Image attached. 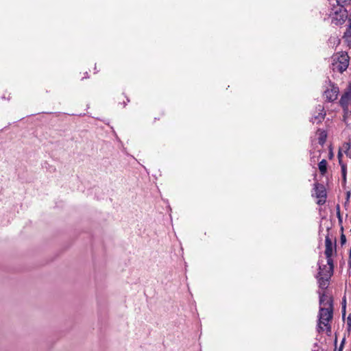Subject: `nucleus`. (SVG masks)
<instances>
[{"mask_svg":"<svg viewBox=\"0 0 351 351\" xmlns=\"http://www.w3.org/2000/svg\"><path fill=\"white\" fill-rule=\"evenodd\" d=\"M341 156H342L341 153L339 152V154H338V158H339V165H340L341 168L342 178H343V181L346 182V173H347V167H346V165L342 162Z\"/></svg>","mask_w":351,"mask_h":351,"instance_id":"9b49d317","label":"nucleus"},{"mask_svg":"<svg viewBox=\"0 0 351 351\" xmlns=\"http://www.w3.org/2000/svg\"><path fill=\"white\" fill-rule=\"evenodd\" d=\"M313 351H318V350H315V349H313Z\"/></svg>","mask_w":351,"mask_h":351,"instance_id":"bb28decb","label":"nucleus"},{"mask_svg":"<svg viewBox=\"0 0 351 351\" xmlns=\"http://www.w3.org/2000/svg\"><path fill=\"white\" fill-rule=\"evenodd\" d=\"M339 102L343 110L348 111L351 105V91L346 92L341 96Z\"/></svg>","mask_w":351,"mask_h":351,"instance_id":"1a4fd4ad","label":"nucleus"},{"mask_svg":"<svg viewBox=\"0 0 351 351\" xmlns=\"http://www.w3.org/2000/svg\"><path fill=\"white\" fill-rule=\"evenodd\" d=\"M348 330L350 331L351 329V314H349L347 320Z\"/></svg>","mask_w":351,"mask_h":351,"instance_id":"dca6fc26","label":"nucleus"},{"mask_svg":"<svg viewBox=\"0 0 351 351\" xmlns=\"http://www.w3.org/2000/svg\"><path fill=\"white\" fill-rule=\"evenodd\" d=\"M318 168L322 175H324L327 171V161L325 159L322 160L318 164Z\"/></svg>","mask_w":351,"mask_h":351,"instance_id":"ddd939ff","label":"nucleus"},{"mask_svg":"<svg viewBox=\"0 0 351 351\" xmlns=\"http://www.w3.org/2000/svg\"><path fill=\"white\" fill-rule=\"evenodd\" d=\"M336 1L339 5H340L341 7H343L344 5L348 3L350 0H336Z\"/></svg>","mask_w":351,"mask_h":351,"instance_id":"2eb2a0df","label":"nucleus"},{"mask_svg":"<svg viewBox=\"0 0 351 351\" xmlns=\"http://www.w3.org/2000/svg\"><path fill=\"white\" fill-rule=\"evenodd\" d=\"M345 341H346V339H345V338H343V340L341 341V343L339 351H341L342 350L343 346V343H344Z\"/></svg>","mask_w":351,"mask_h":351,"instance_id":"6ab92c4d","label":"nucleus"},{"mask_svg":"<svg viewBox=\"0 0 351 351\" xmlns=\"http://www.w3.org/2000/svg\"><path fill=\"white\" fill-rule=\"evenodd\" d=\"M348 265L349 268H351V247L350 250L349 259H348Z\"/></svg>","mask_w":351,"mask_h":351,"instance_id":"a211bd4d","label":"nucleus"},{"mask_svg":"<svg viewBox=\"0 0 351 351\" xmlns=\"http://www.w3.org/2000/svg\"><path fill=\"white\" fill-rule=\"evenodd\" d=\"M350 195H351V193H350V191H348V192L346 193V199H347V201H349L350 197Z\"/></svg>","mask_w":351,"mask_h":351,"instance_id":"4be33fe9","label":"nucleus"},{"mask_svg":"<svg viewBox=\"0 0 351 351\" xmlns=\"http://www.w3.org/2000/svg\"><path fill=\"white\" fill-rule=\"evenodd\" d=\"M349 25L343 35V38L349 46H351V15L348 18Z\"/></svg>","mask_w":351,"mask_h":351,"instance_id":"9d476101","label":"nucleus"},{"mask_svg":"<svg viewBox=\"0 0 351 351\" xmlns=\"http://www.w3.org/2000/svg\"><path fill=\"white\" fill-rule=\"evenodd\" d=\"M317 134H318V142L321 145H323L326 141L327 133L325 130L318 129L317 131Z\"/></svg>","mask_w":351,"mask_h":351,"instance_id":"f8f14e48","label":"nucleus"},{"mask_svg":"<svg viewBox=\"0 0 351 351\" xmlns=\"http://www.w3.org/2000/svg\"><path fill=\"white\" fill-rule=\"evenodd\" d=\"M350 16L348 15L347 10L343 8V7H341L338 11H336L334 15L332 17V22L336 25H340L343 24L346 19H348Z\"/></svg>","mask_w":351,"mask_h":351,"instance_id":"20e7f679","label":"nucleus"},{"mask_svg":"<svg viewBox=\"0 0 351 351\" xmlns=\"http://www.w3.org/2000/svg\"><path fill=\"white\" fill-rule=\"evenodd\" d=\"M325 247L324 254L327 259V263H331L333 261L332 256L334 250L335 251V245L334 246L332 241L328 236H326L325 239Z\"/></svg>","mask_w":351,"mask_h":351,"instance_id":"0eeeda50","label":"nucleus"},{"mask_svg":"<svg viewBox=\"0 0 351 351\" xmlns=\"http://www.w3.org/2000/svg\"><path fill=\"white\" fill-rule=\"evenodd\" d=\"M342 314L343 316H345L346 315V305L342 306Z\"/></svg>","mask_w":351,"mask_h":351,"instance_id":"5701e85b","label":"nucleus"},{"mask_svg":"<svg viewBox=\"0 0 351 351\" xmlns=\"http://www.w3.org/2000/svg\"><path fill=\"white\" fill-rule=\"evenodd\" d=\"M326 111L324 110V107L322 105H317L315 107V111L312 117L311 118L310 121L313 123H320L325 119L326 117Z\"/></svg>","mask_w":351,"mask_h":351,"instance_id":"39448f33","label":"nucleus"},{"mask_svg":"<svg viewBox=\"0 0 351 351\" xmlns=\"http://www.w3.org/2000/svg\"><path fill=\"white\" fill-rule=\"evenodd\" d=\"M342 304L346 305V298H343Z\"/></svg>","mask_w":351,"mask_h":351,"instance_id":"393cba45","label":"nucleus"},{"mask_svg":"<svg viewBox=\"0 0 351 351\" xmlns=\"http://www.w3.org/2000/svg\"><path fill=\"white\" fill-rule=\"evenodd\" d=\"M318 294L319 296V310L317 330L319 333L323 332L324 330L323 325L326 327V332H330V322L333 316V300L331 296L326 295L324 291H318Z\"/></svg>","mask_w":351,"mask_h":351,"instance_id":"f257e3e1","label":"nucleus"},{"mask_svg":"<svg viewBox=\"0 0 351 351\" xmlns=\"http://www.w3.org/2000/svg\"><path fill=\"white\" fill-rule=\"evenodd\" d=\"M329 42L330 43H333L334 45H339L340 43V40L338 38L336 37H330L329 38Z\"/></svg>","mask_w":351,"mask_h":351,"instance_id":"4468645a","label":"nucleus"},{"mask_svg":"<svg viewBox=\"0 0 351 351\" xmlns=\"http://www.w3.org/2000/svg\"><path fill=\"white\" fill-rule=\"evenodd\" d=\"M314 190L315 196L319 198L317 204L319 205L324 204L326 202V192L325 187L321 184L315 183L314 184Z\"/></svg>","mask_w":351,"mask_h":351,"instance_id":"423d86ee","label":"nucleus"},{"mask_svg":"<svg viewBox=\"0 0 351 351\" xmlns=\"http://www.w3.org/2000/svg\"><path fill=\"white\" fill-rule=\"evenodd\" d=\"M346 236L343 234H342L341 235V244H344L346 243Z\"/></svg>","mask_w":351,"mask_h":351,"instance_id":"f3484780","label":"nucleus"},{"mask_svg":"<svg viewBox=\"0 0 351 351\" xmlns=\"http://www.w3.org/2000/svg\"><path fill=\"white\" fill-rule=\"evenodd\" d=\"M349 56L347 53L341 52L332 57L331 69L333 71L343 73L349 65Z\"/></svg>","mask_w":351,"mask_h":351,"instance_id":"7ed1b4c3","label":"nucleus"},{"mask_svg":"<svg viewBox=\"0 0 351 351\" xmlns=\"http://www.w3.org/2000/svg\"><path fill=\"white\" fill-rule=\"evenodd\" d=\"M337 216L338 217L339 223H342V217H341V213H337Z\"/></svg>","mask_w":351,"mask_h":351,"instance_id":"aec40b11","label":"nucleus"},{"mask_svg":"<svg viewBox=\"0 0 351 351\" xmlns=\"http://www.w3.org/2000/svg\"><path fill=\"white\" fill-rule=\"evenodd\" d=\"M315 347H317V343H315V345H314V348H315Z\"/></svg>","mask_w":351,"mask_h":351,"instance_id":"a878e982","label":"nucleus"},{"mask_svg":"<svg viewBox=\"0 0 351 351\" xmlns=\"http://www.w3.org/2000/svg\"><path fill=\"white\" fill-rule=\"evenodd\" d=\"M319 272L317 276V278L320 289L325 290L328 288L329 285V280L333 274L334 265L333 261L327 263L326 265L322 263V261H319Z\"/></svg>","mask_w":351,"mask_h":351,"instance_id":"f03ea898","label":"nucleus"},{"mask_svg":"<svg viewBox=\"0 0 351 351\" xmlns=\"http://www.w3.org/2000/svg\"><path fill=\"white\" fill-rule=\"evenodd\" d=\"M338 94L339 88L337 86H335L334 84L331 86V88H328L324 91L326 99L328 102L335 101L337 99Z\"/></svg>","mask_w":351,"mask_h":351,"instance_id":"6e6552de","label":"nucleus"},{"mask_svg":"<svg viewBox=\"0 0 351 351\" xmlns=\"http://www.w3.org/2000/svg\"><path fill=\"white\" fill-rule=\"evenodd\" d=\"M336 209H337V213H340V206L339 204H337L336 206Z\"/></svg>","mask_w":351,"mask_h":351,"instance_id":"b1692460","label":"nucleus"},{"mask_svg":"<svg viewBox=\"0 0 351 351\" xmlns=\"http://www.w3.org/2000/svg\"><path fill=\"white\" fill-rule=\"evenodd\" d=\"M345 147L348 150L351 148V145L350 143H347L344 145Z\"/></svg>","mask_w":351,"mask_h":351,"instance_id":"412c9836","label":"nucleus"}]
</instances>
